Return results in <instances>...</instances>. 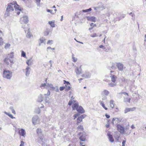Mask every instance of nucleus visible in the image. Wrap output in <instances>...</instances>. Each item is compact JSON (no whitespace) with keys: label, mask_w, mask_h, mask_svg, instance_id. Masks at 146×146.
<instances>
[{"label":"nucleus","mask_w":146,"mask_h":146,"mask_svg":"<svg viewBox=\"0 0 146 146\" xmlns=\"http://www.w3.org/2000/svg\"><path fill=\"white\" fill-rule=\"evenodd\" d=\"M116 127L118 131L121 134L129 135L130 133V132H126L127 130L129 129V125L124 127L123 125L118 124L117 125Z\"/></svg>","instance_id":"nucleus-1"},{"label":"nucleus","mask_w":146,"mask_h":146,"mask_svg":"<svg viewBox=\"0 0 146 146\" xmlns=\"http://www.w3.org/2000/svg\"><path fill=\"white\" fill-rule=\"evenodd\" d=\"M12 72L8 70H5L3 71V77L4 78L8 80L11 79L12 77Z\"/></svg>","instance_id":"nucleus-2"},{"label":"nucleus","mask_w":146,"mask_h":146,"mask_svg":"<svg viewBox=\"0 0 146 146\" xmlns=\"http://www.w3.org/2000/svg\"><path fill=\"white\" fill-rule=\"evenodd\" d=\"M14 57L13 53L11 52L10 54H9L7 57H6L4 59V61L7 65H9V61L11 63H13V61L11 59L13 58Z\"/></svg>","instance_id":"nucleus-3"},{"label":"nucleus","mask_w":146,"mask_h":146,"mask_svg":"<svg viewBox=\"0 0 146 146\" xmlns=\"http://www.w3.org/2000/svg\"><path fill=\"white\" fill-rule=\"evenodd\" d=\"M110 92L107 90H104L101 93L102 100H105L107 99V96L109 95Z\"/></svg>","instance_id":"nucleus-4"},{"label":"nucleus","mask_w":146,"mask_h":146,"mask_svg":"<svg viewBox=\"0 0 146 146\" xmlns=\"http://www.w3.org/2000/svg\"><path fill=\"white\" fill-rule=\"evenodd\" d=\"M40 119L38 115L34 116L32 119V122L33 124L36 125L39 123Z\"/></svg>","instance_id":"nucleus-5"},{"label":"nucleus","mask_w":146,"mask_h":146,"mask_svg":"<svg viewBox=\"0 0 146 146\" xmlns=\"http://www.w3.org/2000/svg\"><path fill=\"white\" fill-rule=\"evenodd\" d=\"M29 21L28 17L25 16L21 17L20 19V22L21 24H27Z\"/></svg>","instance_id":"nucleus-6"},{"label":"nucleus","mask_w":146,"mask_h":146,"mask_svg":"<svg viewBox=\"0 0 146 146\" xmlns=\"http://www.w3.org/2000/svg\"><path fill=\"white\" fill-rule=\"evenodd\" d=\"M40 88H41L42 89L43 88H50L51 89H53L54 88L52 85L51 84H42L40 86Z\"/></svg>","instance_id":"nucleus-7"},{"label":"nucleus","mask_w":146,"mask_h":146,"mask_svg":"<svg viewBox=\"0 0 146 146\" xmlns=\"http://www.w3.org/2000/svg\"><path fill=\"white\" fill-rule=\"evenodd\" d=\"M19 133L20 136L25 138L26 136V133L25 129L23 128L21 129L19 131Z\"/></svg>","instance_id":"nucleus-8"},{"label":"nucleus","mask_w":146,"mask_h":146,"mask_svg":"<svg viewBox=\"0 0 146 146\" xmlns=\"http://www.w3.org/2000/svg\"><path fill=\"white\" fill-rule=\"evenodd\" d=\"M122 120V119L121 118H114L112 120V123L113 125L114 123L117 124L121 122Z\"/></svg>","instance_id":"nucleus-9"},{"label":"nucleus","mask_w":146,"mask_h":146,"mask_svg":"<svg viewBox=\"0 0 146 146\" xmlns=\"http://www.w3.org/2000/svg\"><path fill=\"white\" fill-rule=\"evenodd\" d=\"M6 9L11 12L13 11H14L13 4H12L11 3L8 4Z\"/></svg>","instance_id":"nucleus-10"},{"label":"nucleus","mask_w":146,"mask_h":146,"mask_svg":"<svg viewBox=\"0 0 146 146\" xmlns=\"http://www.w3.org/2000/svg\"><path fill=\"white\" fill-rule=\"evenodd\" d=\"M50 94V92L49 90H48L47 93V94H44V96H43L44 97V100L45 102L46 103H48L49 101V98L48 97V96H46V95H47V96H49Z\"/></svg>","instance_id":"nucleus-11"},{"label":"nucleus","mask_w":146,"mask_h":146,"mask_svg":"<svg viewBox=\"0 0 146 146\" xmlns=\"http://www.w3.org/2000/svg\"><path fill=\"white\" fill-rule=\"evenodd\" d=\"M116 66L119 71H122L124 68L123 65L120 62L117 63Z\"/></svg>","instance_id":"nucleus-12"},{"label":"nucleus","mask_w":146,"mask_h":146,"mask_svg":"<svg viewBox=\"0 0 146 146\" xmlns=\"http://www.w3.org/2000/svg\"><path fill=\"white\" fill-rule=\"evenodd\" d=\"M73 102H74V103H73L72 106V109L73 110H76L78 107L79 106L78 103V102L75 100H73Z\"/></svg>","instance_id":"nucleus-13"},{"label":"nucleus","mask_w":146,"mask_h":146,"mask_svg":"<svg viewBox=\"0 0 146 146\" xmlns=\"http://www.w3.org/2000/svg\"><path fill=\"white\" fill-rule=\"evenodd\" d=\"M86 116V115L84 114L78 117L77 119V125H78L79 123L82 122V119L85 117Z\"/></svg>","instance_id":"nucleus-14"},{"label":"nucleus","mask_w":146,"mask_h":146,"mask_svg":"<svg viewBox=\"0 0 146 146\" xmlns=\"http://www.w3.org/2000/svg\"><path fill=\"white\" fill-rule=\"evenodd\" d=\"M135 107H133L132 108H126L124 110V113H126L128 112L134 111L135 110Z\"/></svg>","instance_id":"nucleus-15"},{"label":"nucleus","mask_w":146,"mask_h":146,"mask_svg":"<svg viewBox=\"0 0 146 146\" xmlns=\"http://www.w3.org/2000/svg\"><path fill=\"white\" fill-rule=\"evenodd\" d=\"M110 77L111 78V80L112 82H116L117 78V77L116 76L110 74Z\"/></svg>","instance_id":"nucleus-16"},{"label":"nucleus","mask_w":146,"mask_h":146,"mask_svg":"<svg viewBox=\"0 0 146 146\" xmlns=\"http://www.w3.org/2000/svg\"><path fill=\"white\" fill-rule=\"evenodd\" d=\"M76 110L78 112L81 113H83L85 112L83 108L80 106H79L78 107Z\"/></svg>","instance_id":"nucleus-17"},{"label":"nucleus","mask_w":146,"mask_h":146,"mask_svg":"<svg viewBox=\"0 0 146 146\" xmlns=\"http://www.w3.org/2000/svg\"><path fill=\"white\" fill-rule=\"evenodd\" d=\"M36 132L38 136H39V137H40V139H41V138L42 137V131L41 129L40 128H38L36 130Z\"/></svg>","instance_id":"nucleus-18"},{"label":"nucleus","mask_w":146,"mask_h":146,"mask_svg":"<svg viewBox=\"0 0 146 146\" xmlns=\"http://www.w3.org/2000/svg\"><path fill=\"white\" fill-rule=\"evenodd\" d=\"M26 75L28 76L30 73L31 68L29 66H27L25 69Z\"/></svg>","instance_id":"nucleus-19"},{"label":"nucleus","mask_w":146,"mask_h":146,"mask_svg":"<svg viewBox=\"0 0 146 146\" xmlns=\"http://www.w3.org/2000/svg\"><path fill=\"white\" fill-rule=\"evenodd\" d=\"M75 72L77 75H79L82 73V70H80L78 67H76L75 69Z\"/></svg>","instance_id":"nucleus-20"},{"label":"nucleus","mask_w":146,"mask_h":146,"mask_svg":"<svg viewBox=\"0 0 146 146\" xmlns=\"http://www.w3.org/2000/svg\"><path fill=\"white\" fill-rule=\"evenodd\" d=\"M32 58H31L30 59L26 61V63L28 66L32 65L33 64V61L32 60Z\"/></svg>","instance_id":"nucleus-21"},{"label":"nucleus","mask_w":146,"mask_h":146,"mask_svg":"<svg viewBox=\"0 0 146 146\" xmlns=\"http://www.w3.org/2000/svg\"><path fill=\"white\" fill-rule=\"evenodd\" d=\"M44 100V96L42 95H40L39 96L37 99V102H41Z\"/></svg>","instance_id":"nucleus-22"},{"label":"nucleus","mask_w":146,"mask_h":146,"mask_svg":"<svg viewBox=\"0 0 146 146\" xmlns=\"http://www.w3.org/2000/svg\"><path fill=\"white\" fill-rule=\"evenodd\" d=\"M99 103L100 104V105L106 110H108V108L106 107L104 104V103L103 100H100L99 101Z\"/></svg>","instance_id":"nucleus-23"},{"label":"nucleus","mask_w":146,"mask_h":146,"mask_svg":"<svg viewBox=\"0 0 146 146\" xmlns=\"http://www.w3.org/2000/svg\"><path fill=\"white\" fill-rule=\"evenodd\" d=\"M108 138L110 142H113L114 141V139L112 135L108 133Z\"/></svg>","instance_id":"nucleus-24"},{"label":"nucleus","mask_w":146,"mask_h":146,"mask_svg":"<svg viewBox=\"0 0 146 146\" xmlns=\"http://www.w3.org/2000/svg\"><path fill=\"white\" fill-rule=\"evenodd\" d=\"M80 140L82 141H84L86 140V135L84 134L81 135L79 138Z\"/></svg>","instance_id":"nucleus-25"},{"label":"nucleus","mask_w":146,"mask_h":146,"mask_svg":"<svg viewBox=\"0 0 146 146\" xmlns=\"http://www.w3.org/2000/svg\"><path fill=\"white\" fill-rule=\"evenodd\" d=\"M131 98H129L127 97L124 98L123 102H128L129 103H130V101Z\"/></svg>","instance_id":"nucleus-26"},{"label":"nucleus","mask_w":146,"mask_h":146,"mask_svg":"<svg viewBox=\"0 0 146 146\" xmlns=\"http://www.w3.org/2000/svg\"><path fill=\"white\" fill-rule=\"evenodd\" d=\"M99 5L98 6V9H101L102 8V9H105V7L104 6V4H103L102 3H99Z\"/></svg>","instance_id":"nucleus-27"},{"label":"nucleus","mask_w":146,"mask_h":146,"mask_svg":"<svg viewBox=\"0 0 146 146\" xmlns=\"http://www.w3.org/2000/svg\"><path fill=\"white\" fill-rule=\"evenodd\" d=\"M108 85L110 87H113L116 86V83L115 82H111L108 83Z\"/></svg>","instance_id":"nucleus-28"},{"label":"nucleus","mask_w":146,"mask_h":146,"mask_svg":"<svg viewBox=\"0 0 146 146\" xmlns=\"http://www.w3.org/2000/svg\"><path fill=\"white\" fill-rule=\"evenodd\" d=\"M114 101L112 100H111L110 101V106L112 108H114Z\"/></svg>","instance_id":"nucleus-29"},{"label":"nucleus","mask_w":146,"mask_h":146,"mask_svg":"<svg viewBox=\"0 0 146 146\" xmlns=\"http://www.w3.org/2000/svg\"><path fill=\"white\" fill-rule=\"evenodd\" d=\"M10 12L7 9L6 10L5 13V17L9 16L10 15Z\"/></svg>","instance_id":"nucleus-30"},{"label":"nucleus","mask_w":146,"mask_h":146,"mask_svg":"<svg viewBox=\"0 0 146 146\" xmlns=\"http://www.w3.org/2000/svg\"><path fill=\"white\" fill-rule=\"evenodd\" d=\"M48 23L51 27H55L54 22V21H49Z\"/></svg>","instance_id":"nucleus-31"},{"label":"nucleus","mask_w":146,"mask_h":146,"mask_svg":"<svg viewBox=\"0 0 146 146\" xmlns=\"http://www.w3.org/2000/svg\"><path fill=\"white\" fill-rule=\"evenodd\" d=\"M85 78H89L91 76V74L89 72H86L85 74Z\"/></svg>","instance_id":"nucleus-32"},{"label":"nucleus","mask_w":146,"mask_h":146,"mask_svg":"<svg viewBox=\"0 0 146 146\" xmlns=\"http://www.w3.org/2000/svg\"><path fill=\"white\" fill-rule=\"evenodd\" d=\"M36 1V3L37 7H40V0H35Z\"/></svg>","instance_id":"nucleus-33"},{"label":"nucleus","mask_w":146,"mask_h":146,"mask_svg":"<svg viewBox=\"0 0 146 146\" xmlns=\"http://www.w3.org/2000/svg\"><path fill=\"white\" fill-rule=\"evenodd\" d=\"M32 36V35L29 31V30H28V32L27 35V37L28 38H30Z\"/></svg>","instance_id":"nucleus-34"},{"label":"nucleus","mask_w":146,"mask_h":146,"mask_svg":"<svg viewBox=\"0 0 146 146\" xmlns=\"http://www.w3.org/2000/svg\"><path fill=\"white\" fill-rule=\"evenodd\" d=\"M35 112L37 114H39L40 113V110L39 108H37L35 109Z\"/></svg>","instance_id":"nucleus-35"},{"label":"nucleus","mask_w":146,"mask_h":146,"mask_svg":"<svg viewBox=\"0 0 146 146\" xmlns=\"http://www.w3.org/2000/svg\"><path fill=\"white\" fill-rule=\"evenodd\" d=\"M26 53L23 51H21V56L24 57L25 58H26Z\"/></svg>","instance_id":"nucleus-36"},{"label":"nucleus","mask_w":146,"mask_h":146,"mask_svg":"<svg viewBox=\"0 0 146 146\" xmlns=\"http://www.w3.org/2000/svg\"><path fill=\"white\" fill-rule=\"evenodd\" d=\"M82 13V11H80L79 12H78L75 13V16L76 17H78V15H80V14Z\"/></svg>","instance_id":"nucleus-37"},{"label":"nucleus","mask_w":146,"mask_h":146,"mask_svg":"<svg viewBox=\"0 0 146 146\" xmlns=\"http://www.w3.org/2000/svg\"><path fill=\"white\" fill-rule=\"evenodd\" d=\"M9 109L12 111V113L15 114H16L15 111L13 107L12 106H11L10 107Z\"/></svg>","instance_id":"nucleus-38"},{"label":"nucleus","mask_w":146,"mask_h":146,"mask_svg":"<svg viewBox=\"0 0 146 146\" xmlns=\"http://www.w3.org/2000/svg\"><path fill=\"white\" fill-rule=\"evenodd\" d=\"M92 10V9L91 8H90L89 9H86V10H83L82 11V12H83L84 13L87 12H88L90 11H91Z\"/></svg>","instance_id":"nucleus-39"},{"label":"nucleus","mask_w":146,"mask_h":146,"mask_svg":"<svg viewBox=\"0 0 146 146\" xmlns=\"http://www.w3.org/2000/svg\"><path fill=\"white\" fill-rule=\"evenodd\" d=\"M50 31L49 30H47L45 31L44 32V35L45 36H47L49 35Z\"/></svg>","instance_id":"nucleus-40"},{"label":"nucleus","mask_w":146,"mask_h":146,"mask_svg":"<svg viewBox=\"0 0 146 146\" xmlns=\"http://www.w3.org/2000/svg\"><path fill=\"white\" fill-rule=\"evenodd\" d=\"M91 19L90 20H91V21L94 22L96 21V18L94 16H92L91 17Z\"/></svg>","instance_id":"nucleus-41"},{"label":"nucleus","mask_w":146,"mask_h":146,"mask_svg":"<svg viewBox=\"0 0 146 146\" xmlns=\"http://www.w3.org/2000/svg\"><path fill=\"white\" fill-rule=\"evenodd\" d=\"M10 44L9 43H7L6 44L5 48L6 49H8L9 48L10 46Z\"/></svg>","instance_id":"nucleus-42"},{"label":"nucleus","mask_w":146,"mask_h":146,"mask_svg":"<svg viewBox=\"0 0 146 146\" xmlns=\"http://www.w3.org/2000/svg\"><path fill=\"white\" fill-rule=\"evenodd\" d=\"M74 54H72V61L74 62H76L77 61V59L75 57H74Z\"/></svg>","instance_id":"nucleus-43"},{"label":"nucleus","mask_w":146,"mask_h":146,"mask_svg":"<svg viewBox=\"0 0 146 146\" xmlns=\"http://www.w3.org/2000/svg\"><path fill=\"white\" fill-rule=\"evenodd\" d=\"M66 86L65 91H67L70 90V87L69 86L66 85Z\"/></svg>","instance_id":"nucleus-44"},{"label":"nucleus","mask_w":146,"mask_h":146,"mask_svg":"<svg viewBox=\"0 0 146 146\" xmlns=\"http://www.w3.org/2000/svg\"><path fill=\"white\" fill-rule=\"evenodd\" d=\"M39 40L41 43H43L44 42V41L45 40V39L44 38L42 37L39 39Z\"/></svg>","instance_id":"nucleus-45"},{"label":"nucleus","mask_w":146,"mask_h":146,"mask_svg":"<svg viewBox=\"0 0 146 146\" xmlns=\"http://www.w3.org/2000/svg\"><path fill=\"white\" fill-rule=\"evenodd\" d=\"M53 41L52 40H49L47 43V44L51 45L53 43Z\"/></svg>","instance_id":"nucleus-46"},{"label":"nucleus","mask_w":146,"mask_h":146,"mask_svg":"<svg viewBox=\"0 0 146 146\" xmlns=\"http://www.w3.org/2000/svg\"><path fill=\"white\" fill-rule=\"evenodd\" d=\"M78 129L81 130V131H83V126L82 125H80L78 126Z\"/></svg>","instance_id":"nucleus-47"},{"label":"nucleus","mask_w":146,"mask_h":146,"mask_svg":"<svg viewBox=\"0 0 146 146\" xmlns=\"http://www.w3.org/2000/svg\"><path fill=\"white\" fill-rule=\"evenodd\" d=\"M13 7L15 9L17 10L18 9V8L19 7V5L16 4V5H14Z\"/></svg>","instance_id":"nucleus-48"},{"label":"nucleus","mask_w":146,"mask_h":146,"mask_svg":"<svg viewBox=\"0 0 146 146\" xmlns=\"http://www.w3.org/2000/svg\"><path fill=\"white\" fill-rule=\"evenodd\" d=\"M90 36L92 37H94L96 36H98V35H97L96 33H94L92 34H91L90 35Z\"/></svg>","instance_id":"nucleus-49"},{"label":"nucleus","mask_w":146,"mask_h":146,"mask_svg":"<svg viewBox=\"0 0 146 146\" xmlns=\"http://www.w3.org/2000/svg\"><path fill=\"white\" fill-rule=\"evenodd\" d=\"M12 119L15 118V117H14L13 115L11 113H9L8 115Z\"/></svg>","instance_id":"nucleus-50"},{"label":"nucleus","mask_w":146,"mask_h":146,"mask_svg":"<svg viewBox=\"0 0 146 146\" xmlns=\"http://www.w3.org/2000/svg\"><path fill=\"white\" fill-rule=\"evenodd\" d=\"M79 114L78 113H76L74 115V119H75V118L77 117L78 116H79Z\"/></svg>","instance_id":"nucleus-51"},{"label":"nucleus","mask_w":146,"mask_h":146,"mask_svg":"<svg viewBox=\"0 0 146 146\" xmlns=\"http://www.w3.org/2000/svg\"><path fill=\"white\" fill-rule=\"evenodd\" d=\"M3 39L2 38L0 37V45L3 44Z\"/></svg>","instance_id":"nucleus-52"},{"label":"nucleus","mask_w":146,"mask_h":146,"mask_svg":"<svg viewBox=\"0 0 146 146\" xmlns=\"http://www.w3.org/2000/svg\"><path fill=\"white\" fill-rule=\"evenodd\" d=\"M24 144L25 142L23 141H21V144L20 145V146H24Z\"/></svg>","instance_id":"nucleus-53"},{"label":"nucleus","mask_w":146,"mask_h":146,"mask_svg":"<svg viewBox=\"0 0 146 146\" xmlns=\"http://www.w3.org/2000/svg\"><path fill=\"white\" fill-rule=\"evenodd\" d=\"M65 88L64 86H61L60 88V91H62Z\"/></svg>","instance_id":"nucleus-54"},{"label":"nucleus","mask_w":146,"mask_h":146,"mask_svg":"<svg viewBox=\"0 0 146 146\" xmlns=\"http://www.w3.org/2000/svg\"><path fill=\"white\" fill-rule=\"evenodd\" d=\"M111 68L113 70H115L116 69V68L115 67V66L113 65H112L111 66Z\"/></svg>","instance_id":"nucleus-55"},{"label":"nucleus","mask_w":146,"mask_h":146,"mask_svg":"<svg viewBox=\"0 0 146 146\" xmlns=\"http://www.w3.org/2000/svg\"><path fill=\"white\" fill-rule=\"evenodd\" d=\"M74 103V102H72V101L71 100H70L68 102V104L69 106H71L72 105V102Z\"/></svg>","instance_id":"nucleus-56"},{"label":"nucleus","mask_w":146,"mask_h":146,"mask_svg":"<svg viewBox=\"0 0 146 146\" xmlns=\"http://www.w3.org/2000/svg\"><path fill=\"white\" fill-rule=\"evenodd\" d=\"M64 84L66 83V85H68L70 84L69 82H67L66 80H64Z\"/></svg>","instance_id":"nucleus-57"},{"label":"nucleus","mask_w":146,"mask_h":146,"mask_svg":"<svg viewBox=\"0 0 146 146\" xmlns=\"http://www.w3.org/2000/svg\"><path fill=\"white\" fill-rule=\"evenodd\" d=\"M125 142H126V141L125 140H123V141L122 142V146H125Z\"/></svg>","instance_id":"nucleus-58"},{"label":"nucleus","mask_w":146,"mask_h":146,"mask_svg":"<svg viewBox=\"0 0 146 146\" xmlns=\"http://www.w3.org/2000/svg\"><path fill=\"white\" fill-rule=\"evenodd\" d=\"M99 48H103V49L104 50L105 49H106V48L105 47H104V46L103 45H100L99 46Z\"/></svg>","instance_id":"nucleus-59"},{"label":"nucleus","mask_w":146,"mask_h":146,"mask_svg":"<svg viewBox=\"0 0 146 146\" xmlns=\"http://www.w3.org/2000/svg\"><path fill=\"white\" fill-rule=\"evenodd\" d=\"M46 11H47V12H49L50 13H52V10H50V9H46Z\"/></svg>","instance_id":"nucleus-60"},{"label":"nucleus","mask_w":146,"mask_h":146,"mask_svg":"<svg viewBox=\"0 0 146 146\" xmlns=\"http://www.w3.org/2000/svg\"><path fill=\"white\" fill-rule=\"evenodd\" d=\"M121 94H124L125 95H126L127 96H128V94L127 93L125 92H122L121 93Z\"/></svg>","instance_id":"nucleus-61"},{"label":"nucleus","mask_w":146,"mask_h":146,"mask_svg":"<svg viewBox=\"0 0 146 146\" xmlns=\"http://www.w3.org/2000/svg\"><path fill=\"white\" fill-rule=\"evenodd\" d=\"M91 17H87V19L88 20V21H91V20H90V19H91Z\"/></svg>","instance_id":"nucleus-62"},{"label":"nucleus","mask_w":146,"mask_h":146,"mask_svg":"<svg viewBox=\"0 0 146 146\" xmlns=\"http://www.w3.org/2000/svg\"><path fill=\"white\" fill-rule=\"evenodd\" d=\"M105 116H106V117L107 118H109L110 117V115H108L107 114H106V115H105Z\"/></svg>","instance_id":"nucleus-63"},{"label":"nucleus","mask_w":146,"mask_h":146,"mask_svg":"<svg viewBox=\"0 0 146 146\" xmlns=\"http://www.w3.org/2000/svg\"><path fill=\"white\" fill-rule=\"evenodd\" d=\"M52 49V50H54L55 48H51L50 47H48L47 48V49Z\"/></svg>","instance_id":"nucleus-64"}]
</instances>
